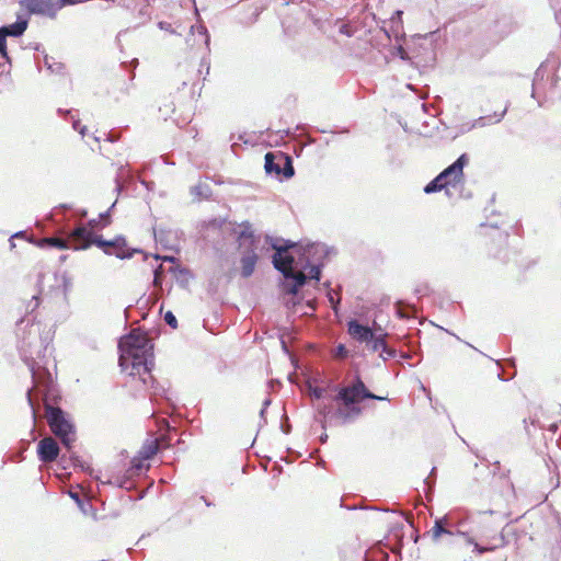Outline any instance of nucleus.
<instances>
[{"mask_svg": "<svg viewBox=\"0 0 561 561\" xmlns=\"http://www.w3.org/2000/svg\"><path fill=\"white\" fill-rule=\"evenodd\" d=\"M307 388L311 398L320 400L327 398L330 385L322 387L317 385V379H312L307 381Z\"/></svg>", "mask_w": 561, "mask_h": 561, "instance_id": "15", "label": "nucleus"}, {"mask_svg": "<svg viewBox=\"0 0 561 561\" xmlns=\"http://www.w3.org/2000/svg\"><path fill=\"white\" fill-rule=\"evenodd\" d=\"M106 216H107V211L104 214H101V217H106Z\"/></svg>", "mask_w": 561, "mask_h": 561, "instance_id": "50", "label": "nucleus"}, {"mask_svg": "<svg viewBox=\"0 0 561 561\" xmlns=\"http://www.w3.org/2000/svg\"><path fill=\"white\" fill-rule=\"evenodd\" d=\"M341 32H342V33H343V32H346L345 26H342Z\"/></svg>", "mask_w": 561, "mask_h": 561, "instance_id": "47", "label": "nucleus"}, {"mask_svg": "<svg viewBox=\"0 0 561 561\" xmlns=\"http://www.w3.org/2000/svg\"><path fill=\"white\" fill-rule=\"evenodd\" d=\"M378 330L380 331V333H375L373 335V339L365 343L367 348L370 350L371 352H378L381 350H386L385 337L387 336V334L382 333V330L380 328Z\"/></svg>", "mask_w": 561, "mask_h": 561, "instance_id": "17", "label": "nucleus"}, {"mask_svg": "<svg viewBox=\"0 0 561 561\" xmlns=\"http://www.w3.org/2000/svg\"><path fill=\"white\" fill-rule=\"evenodd\" d=\"M270 404H271V399H270V398H266V399L264 400V402H263V407H262V408L267 409Z\"/></svg>", "mask_w": 561, "mask_h": 561, "instance_id": "39", "label": "nucleus"}, {"mask_svg": "<svg viewBox=\"0 0 561 561\" xmlns=\"http://www.w3.org/2000/svg\"><path fill=\"white\" fill-rule=\"evenodd\" d=\"M347 332L348 334L359 343H366L373 339V335L376 333L369 327L360 324L357 320H351L347 323Z\"/></svg>", "mask_w": 561, "mask_h": 561, "instance_id": "11", "label": "nucleus"}, {"mask_svg": "<svg viewBox=\"0 0 561 561\" xmlns=\"http://www.w3.org/2000/svg\"><path fill=\"white\" fill-rule=\"evenodd\" d=\"M191 34H197L201 37V43L204 44L206 47L209 46V34L207 32V28L203 24H196L191 26Z\"/></svg>", "mask_w": 561, "mask_h": 561, "instance_id": "20", "label": "nucleus"}, {"mask_svg": "<svg viewBox=\"0 0 561 561\" xmlns=\"http://www.w3.org/2000/svg\"><path fill=\"white\" fill-rule=\"evenodd\" d=\"M164 321L173 329H175L178 327V321H176V318L175 316L171 312V311H168L165 314H164Z\"/></svg>", "mask_w": 561, "mask_h": 561, "instance_id": "26", "label": "nucleus"}, {"mask_svg": "<svg viewBox=\"0 0 561 561\" xmlns=\"http://www.w3.org/2000/svg\"><path fill=\"white\" fill-rule=\"evenodd\" d=\"M158 451V440L157 439H150L146 440L142 445L141 449L139 450L140 458L148 460L152 458Z\"/></svg>", "mask_w": 561, "mask_h": 561, "instance_id": "18", "label": "nucleus"}, {"mask_svg": "<svg viewBox=\"0 0 561 561\" xmlns=\"http://www.w3.org/2000/svg\"><path fill=\"white\" fill-rule=\"evenodd\" d=\"M335 355L337 357H345L347 355V350L343 344L337 345Z\"/></svg>", "mask_w": 561, "mask_h": 561, "instance_id": "32", "label": "nucleus"}, {"mask_svg": "<svg viewBox=\"0 0 561 561\" xmlns=\"http://www.w3.org/2000/svg\"><path fill=\"white\" fill-rule=\"evenodd\" d=\"M46 417L51 432L61 440V444L70 450L76 439V431L72 422L60 408L51 405H46Z\"/></svg>", "mask_w": 561, "mask_h": 561, "instance_id": "4", "label": "nucleus"}, {"mask_svg": "<svg viewBox=\"0 0 561 561\" xmlns=\"http://www.w3.org/2000/svg\"><path fill=\"white\" fill-rule=\"evenodd\" d=\"M39 335V325L32 323L27 331V336H22L19 351L23 362L27 365L30 371L32 373L33 379L36 378L35 365L36 362L33 357L34 353H39V350L34 351L33 348H38L36 344V340Z\"/></svg>", "mask_w": 561, "mask_h": 561, "instance_id": "6", "label": "nucleus"}, {"mask_svg": "<svg viewBox=\"0 0 561 561\" xmlns=\"http://www.w3.org/2000/svg\"><path fill=\"white\" fill-rule=\"evenodd\" d=\"M69 495H70V497H71L72 500H75V502H76L78 505H81V504H82V502H81L80 496H79V494H78V493H76V492H69Z\"/></svg>", "mask_w": 561, "mask_h": 561, "instance_id": "36", "label": "nucleus"}, {"mask_svg": "<svg viewBox=\"0 0 561 561\" xmlns=\"http://www.w3.org/2000/svg\"><path fill=\"white\" fill-rule=\"evenodd\" d=\"M31 391H32V389H28L26 396H27V401L32 409L33 415H35V410H34V405H33V401H32V397H31Z\"/></svg>", "mask_w": 561, "mask_h": 561, "instance_id": "37", "label": "nucleus"}, {"mask_svg": "<svg viewBox=\"0 0 561 561\" xmlns=\"http://www.w3.org/2000/svg\"><path fill=\"white\" fill-rule=\"evenodd\" d=\"M32 300L35 301V305L33 307V309H35L38 306V297L35 295V296L32 297Z\"/></svg>", "mask_w": 561, "mask_h": 561, "instance_id": "40", "label": "nucleus"}, {"mask_svg": "<svg viewBox=\"0 0 561 561\" xmlns=\"http://www.w3.org/2000/svg\"><path fill=\"white\" fill-rule=\"evenodd\" d=\"M26 9L36 14H49L54 16V13H50V9L53 8L50 0H25Z\"/></svg>", "mask_w": 561, "mask_h": 561, "instance_id": "13", "label": "nucleus"}, {"mask_svg": "<svg viewBox=\"0 0 561 561\" xmlns=\"http://www.w3.org/2000/svg\"><path fill=\"white\" fill-rule=\"evenodd\" d=\"M27 27L26 20H18L14 23L0 27L1 31L7 33L8 36L19 37L21 36Z\"/></svg>", "mask_w": 561, "mask_h": 561, "instance_id": "16", "label": "nucleus"}, {"mask_svg": "<svg viewBox=\"0 0 561 561\" xmlns=\"http://www.w3.org/2000/svg\"><path fill=\"white\" fill-rule=\"evenodd\" d=\"M159 26H160L161 28H164V30L169 31V27H168V26H164V23H162V22H160V23H159Z\"/></svg>", "mask_w": 561, "mask_h": 561, "instance_id": "43", "label": "nucleus"}, {"mask_svg": "<svg viewBox=\"0 0 561 561\" xmlns=\"http://www.w3.org/2000/svg\"><path fill=\"white\" fill-rule=\"evenodd\" d=\"M394 355H396V351L388 347L387 345H386V350L380 351V357H382L385 360L388 358L394 357Z\"/></svg>", "mask_w": 561, "mask_h": 561, "instance_id": "27", "label": "nucleus"}, {"mask_svg": "<svg viewBox=\"0 0 561 561\" xmlns=\"http://www.w3.org/2000/svg\"><path fill=\"white\" fill-rule=\"evenodd\" d=\"M435 179L438 181V184H444V188H447L448 186H456L450 180L444 179L442 173H439Z\"/></svg>", "mask_w": 561, "mask_h": 561, "instance_id": "29", "label": "nucleus"}, {"mask_svg": "<svg viewBox=\"0 0 561 561\" xmlns=\"http://www.w3.org/2000/svg\"><path fill=\"white\" fill-rule=\"evenodd\" d=\"M191 193L197 197H206L209 193V187L206 184H196L191 187Z\"/></svg>", "mask_w": 561, "mask_h": 561, "instance_id": "22", "label": "nucleus"}, {"mask_svg": "<svg viewBox=\"0 0 561 561\" xmlns=\"http://www.w3.org/2000/svg\"><path fill=\"white\" fill-rule=\"evenodd\" d=\"M72 127H73L75 130H78L82 137L85 135L87 127L85 126H81L79 121H73L72 122Z\"/></svg>", "mask_w": 561, "mask_h": 561, "instance_id": "31", "label": "nucleus"}, {"mask_svg": "<svg viewBox=\"0 0 561 561\" xmlns=\"http://www.w3.org/2000/svg\"><path fill=\"white\" fill-rule=\"evenodd\" d=\"M466 154H461L454 163L442 171L444 179L450 180L455 185L459 184L463 178V167Z\"/></svg>", "mask_w": 561, "mask_h": 561, "instance_id": "12", "label": "nucleus"}, {"mask_svg": "<svg viewBox=\"0 0 561 561\" xmlns=\"http://www.w3.org/2000/svg\"><path fill=\"white\" fill-rule=\"evenodd\" d=\"M414 291H415L416 295L423 296V295L427 294L428 287H427V285H421V286H417L414 289Z\"/></svg>", "mask_w": 561, "mask_h": 561, "instance_id": "33", "label": "nucleus"}, {"mask_svg": "<svg viewBox=\"0 0 561 561\" xmlns=\"http://www.w3.org/2000/svg\"><path fill=\"white\" fill-rule=\"evenodd\" d=\"M434 472H435V467L432 468L431 474H430V477L426 478L425 483H427V484L430 483V478L434 474Z\"/></svg>", "mask_w": 561, "mask_h": 561, "instance_id": "41", "label": "nucleus"}, {"mask_svg": "<svg viewBox=\"0 0 561 561\" xmlns=\"http://www.w3.org/2000/svg\"><path fill=\"white\" fill-rule=\"evenodd\" d=\"M241 247H244L245 242H249V249L243 252L240 263H241V275L244 278L250 277L255 268L257 262V254L255 253V238L252 232L242 231L240 234Z\"/></svg>", "mask_w": 561, "mask_h": 561, "instance_id": "7", "label": "nucleus"}, {"mask_svg": "<svg viewBox=\"0 0 561 561\" xmlns=\"http://www.w3.org/2000/svg\"><path fill=\"white\" fill-rule=\"evenodd\" d=\"M341 32H342V33H343V32H346L345 26H342Z\"/></svg>", "mask_w": 561, "mask_h": 561, "instance_id": "48", "label": "nucleus"}, {"mask_svg": "<svg viewBox=\"0 0 561 561\" xmlns=\"http://www.w3.org/2000/svg\"><path fill=\"white\" fill-rule=\"evenodd\" d=\"M394 14H396L398 18H400V16L402 15V11H399V10H398V11H396V13H394Z\"/></svg>", "mask_w": 561, "mask_h": 561, "instance_id": "45", "label": "nucleus"}, {"mask_svg": "<svg viewBox=\"0 0 561 561\" xmlns=\"http://www.w3.org/2000/svg\"><path fill=\"white\" fill-rule=\"evenodd\" d=\"M13 239H23L28 242V239H35L33 236H28L26 231H18L10 238V247L14 248L15 243L13 242Z\"/></svg>", "mask_w": 561, "mask_h": 561, "instance_id": "25", "label": "nucleus"}, {"mask_svg": "<svg viewBox=\"0 0 561 561\" xmlns=\"http://www.w3.org/2000/svg\"><path fill=\"white\" fill-rule=\"evenodd\" d=\"M37 455L41 461L53 462L59 455V446L54 438L45 437L38 443Z\"/></svg>", "mask_w": 561, "mask_h": 561, "instance_id": "10", "label": "nucleus"}, {"mask_svg": "<svg viewBox=\"0 0 561 561\" xmlns=\"http://www.w3.org/2000/svg\"><path fill=\"white\" fill-rule=\"evenodd\" d=\"M435 179L438 181V184H444V188H447L448 186H456L450 180L444 179L442 173H439Z\"/></svg>", "mask_w": 561, "mask_h": 561, "instance_id": "30", "label": "nucleus"}, {"mask_svg": "<svg viewBox=\"0 0 561 561\" xmlns=\"http://www.w3.org/2000/svg\"><path fill=\"white\" fill-rule=\"evenodd\" d=\"M100 236H95L91 228L79 226L69 233V240L73 242L75 250H85L92 244L96 245Z\"/></svg>", "mask_w": 561, "mask_h": 561, "instance_id": "9", "label": "nucleus"}, {"mask_svg": "<svg viewBox=\"0 0 561 561\" xmlns=\"http://www.w3.org/2000/svg\"><path fill=\"white\" fill-rule=\"evenodd\" d=\"M264 169L268 175L276 178L283 175L285 179H290L295 173L291 158L282 151L267 152Z\"/></svg>", "mask_w": 561, "mask_h": 561, "instance_id": "5", "label": "nucleus"}, {"mask_svg": "<svg viewBox=\"0 0 561 561\" xmlns=\"http://www.w3.org/2000/svg\"><path fill=\"white\" fill-rule=\"evenodd\" d=\"M96 247L101 248L107 255H115L121 260L130 259L137 250L130 251L126 245V240L122 236H117L115 239L106 241L101 236L100 239L95 240Z\"/></svg>", "mask_w": 561, "mask_h": 561, "instance_id": "8", "label": "nucleus"}, {"mask_svg": "<svg viewBox=\"0 0 561 561\" xmlns=\"http://www.w3.org/2000/svg\"><path fill=\"white\" fill-rule=\"evenodd\" d=\"M459 536L463 539V541L467 543V545H472L473 546V550L477 551L478 553H483V552H486L490 550L489 547H482L479 542L476 541V539L470 536L469 534H465V533H459Z\"/></svg>", "mask_w": 561, "mask_h": 561, "instance_id": "21", "label": "nucleus"}, {"mask_svg": "<svg viewBox=\"0 0 561 561\" xmlns=\"http://www.w3.org/2000/svg\"><path fill=\"white\" fill-rule=\"evenodd\" d=\"M447 518L436 519L434 527L431 529L433 540H437L443 534L453 535V533L445 527Z\"/></svg>", "mask_w": 561, "mask_h": 561, "instance_id": "19", "label": "nucleus"}, {"mask_svg": "<svg viewBox=\"0 0 561 561\" xmlns=\"http://www.w3.org/2000/svg\"><path fill=\"white\" fill-rule=\"evenodd\" d=\"M160 270H161V266L154 271V278H153L154 286H159L161 284L160 283Z\"/></svg>", "mask_w": 561, "mask_h": 561, "instance_id": "35", "label": "nucleus"}, {"mask_svg": "<svg viewBox=\"0 0 561 561\" xmlns=\"http://www.w3.org/2000/svg\"><path fill=\"white\" fill-rule=\"evenodd\" d=\"M265 411H266V409L262 408V410L260 412L261 417H264Z\"/></svg>", "mask_w": 561, "mask_h": 561, "instance_id": "44", "label": "nucleus"}, {"mask_svg": "<svg viewBox=\"0 0 561 561\" xmlns=\"http://www.w3.org/2000/svg\"><path fill=\"white\" fill-rule=\"evenodd\" d=\"M327 435L321 437V440L324 442L327 439Z\"/></svg>", "mask_w": 561, "mask_h": 561, "instance_id": "49", "label": "nucleus"}, {"mask_svg": "<svg viewBox=\"0 0 561 561\" xmlns=\"http://www.w3.org/2000/svg\"><path fill=\"white\" fill-rule=\"evenodd\" d=\"M84 0H60V5H73L83 2Z\"/></svg>", "mask_w": 561, "mask_h": 561, "instance_id": "34", "label": "nucleus"}, {"mask_svg": "<svg viewBox=\"0 0 561 561\" xmlns=\"http://www.w3.org/2000/svg\"><path fill=\"white\" fill-rule=\"evenodd\" d=\"M435 179L438 181V184H444V188H447L448 186H456L450 180L444 179L442 173H439Z\"/></svg>", "mask_w": 561, "mask_h": 561, "instance_id": "28", "label": "nucleus"}, {"mask_svg": "<svg viewBox=\"0 0 561 561\" xmlns=\"http://www.w3.org/2000/svg\"><path fill=\"white\" fill-rule=\"evenodd\" d=\"M119 366L131 377L138 376L147 386L152 381L153 343L148 335L139 330H133L118 342Z\"/></svg>", "mask_w": 561, "mask_h": 561, "instance_id": "3", "label": "nucleus"}, {"mask_svg": "<svg viewBox=\"0 0 561 561\" xmlns=\"http://www.w3.org/2000/svg\"><path fill=\"white\" fill-rule=\"evenodd\" d=\"M275 249L273 265L287 280L284 284V291L295 296L298 288L306 279H320L321 267L329 254L323 243H307L306 245L294 243L289 240H282L272 243Z\"/></svg>", "mask_w": 561, "mask_h": 561, "instance_id": "1", "label": "nucleus"}, {"mask_svg": "<svg viewBox=\"0 0 561 561\" xmlns=\"http://www.w3.org/2000/svg\"><path fill=\"white\" fill-rule=\"evenodd\" d=\"M28 242L41 248H57V249H67L68 240L61 238H43V239H28Z\"/></svg>", "mask_w": 561, "mask_h": 561, "instance_id": "14", "label": "nucleus"}, {"mask_svg": "<svg viewBox=\"0 0 561 561\" xmlns=\"http://www.w3.org/2000/svg\"><path fill=\"white\" fill-rule=\"evenodd\" d=\"M364 399L383 400L382 397L368 391L364 382L357 378L352 386L341 388L333 398V401L339 403L337 407H334L332 402H319L316 410L322 427L327 425H346L356 421L362 414L358 403Z\"/></svg>", "mask_w": 561, "mask_h": 561, "instance_id": "2", "label": "nucleus"}, {"mask_svg": "<svg viewBox=\"0 0 561 561\" xmlns=\"http://www.w3.org/2000/svg\"><path fill=\"white\" fill-rule=\"evenodd\" d=\"M0 54L1 56L9 61L8 50H7V33L0 30Z\"/></svg>", "mask_w": 561, "mask_h": 561, "instance_id": "24", "label": "nucleus"}, {"mask_svg": "<svg viewBox=\"0 0 561 561\" xmlns=\"http://www.w3.org/2000/svg\"><path fill=\"white\" fill-rule=\"evenodd\" d=\"M442 190H444V184H438V181L434 179L424 187V193L432 194Z\"/></svg>", "mask_w": 561, "mask_h": 561, "instance_id": "23", "label": "nucleus"}, {"mask_svg": "<svg viewBox=\"0 0 561 561\" xmlns=\"http://www.w3.org/2000/svg\"><path fill=\"white\" fill-rule=\"evenodd\" d=\"M398 53H399V55H400V57H401L402 59H404V58H405V50L403 49V47H402V46H399V47H398Z\"/></svg>", "mask_w": 561, "mask_h": 561, "instance_id": "38", "label": "nucleus"}, {"mask_svg": "<svg viewBox=\"0 0 561 561\" xmlns=\"http://www.w3.org/2000/svg\"><path fill=\"white\" fill-rule=\"evenodd\" d=\"M164 260H168V261H171V262H173V261H174V259H173V257H165Z\"/></svg>", "mask_w": 561, "mask_h": 561, "instance_id": "46", "label": "nucleus"}, {"mask_svg": "<svg viewBox=\"0 0 561 561\" xmlns=\"http://www.w3.org/2000/svg\"><path fill=\"white\" fill-rule=\"evenodd\" d=\"M45 65H47L48 69H50L51 71H55V70L51 68V65L48 62L47 57L45 58Z\"/></svg>", "mask_w": 561, "mask_h": 561, "instance_id": "42", "label": "nucleus"}]
</instances>
